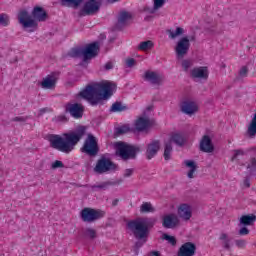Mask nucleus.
Wrapping results in <instances>:
<instances>
[{
	"label": "nucleus",
	"instance_id": "49530a36",
	"mask_svg": "<svg viewBox=\"0 0 256 256\" xmlns=\"http://www.w3.org/2000/svg\"><path fill=\"white\" fill-rule=\"evenodd\" d=\"M235 245L238 246L239 249H243L247 245V241L243 239L235 240Z\"/></svg>",
	"mask_w": 256,
	"mask_h": 256
},
{
	"label": "nucleus",
	"instance_id": "bb28decb",
	"mask_svg": "<svg viewBox=\"0 0 256 256\" xmlns=\"http://www.w3.org/2000/svg\"><path fill=\"white\" fill-rule=\"evenodd\" d=\"M255 221H256V216L254 214L243 215L240 218V225H242L243 227H247L252 223H255Z\"/></svg>",
	"mask_w": 256,
	"mask_h": 256
},
{
	"label": "nucleus",
	"instance_id": "6e6552de",
	"mask_svg": "<svg viewBox=\"0 0 256 256\" xmlns=\"http://www.w3.org/2000/svg\"><path fill=\"white\" fill-rule=\"evenodd\" d=\"M81 152L89 155V157H97L99 155V143L93 134H88L81 148Z\"/></svg>",
	"mask_w": 256,
	"mask_h": 256
},
{
	"label": "nucleus",
	"instance_id": "7c9ffc66",
	"mask_svg": "<svg viewBox=\"0 0 256 256\" xmlns=\"http://www.w3.org/2000/svg\"><path fill=\"white\" fill-rule=\"evenodd\" d=\"M220 241H223V247L226 251L231 250V238L225 233H222L219 237Z\"/></svg>",
	"mask_w": 256,
	"mask_h": 256
},
{
	"label": "nucleus",
	"instance_id": "8fccbe9b",
	"mask_svg": "<svg viewBox=\"0 0 256 256\" xmlns=\"http://www.w3.org/2000/svg\"><path fill=\"white\" fill-rule=\"evenodd\" d=\"M238 235L244 236V235H249V228L243 226L239 232Z\"/></svg>",
	"mask_w": 256,
	"mask_h": 256
},
{
	"label": "nucleus",
	"instance_id": "5fc2aeb1",
	"mask_svg": "<svg viewBox=\"0 0 256 256\" xmlns=\"http://www.w3.org/2000/svg\"><path fill=\"white\" fill-rule=\"evenodd\" d=\"M244 185L245 187H251V179L250 178H245L244 180Z\"/></svg>",
	"mask_w": 256,
	"mask_h": 256
},
{
	"label": "nucleus",
	"instance_id": "f8f14e48",
	"mask_svg": "<svg viewBox=\"0 0 256 256\" xmlns=\"http://www.w3.org/2000/svg\"><path fill=\"white\" fill-rule=\"evenodd\" d=\"M65 113H70L73 119H82L83 113H85V107L80 103H67L65 105Z\"/></svg>",
	"mask_w": 256,
	"mask_h": 256
},
{
	"label": "nucleus",
	"instance_id": "13d9d810",
	"mask_svg": "<svg viewBox=\"0 0 256 256\" xmlns=\"http://www.w3.org/2000/svg\"><path fill=\"white\" fill-rule=\"evenodd\" d=\"M188 39H189V43H191V41H195V36L194 35L190 36V37H188Z\"/></svg>",
	"mask_w": 256,
	"mask_h": 256
},
{
	"label": "nucleus",
	"instance_id": "9d476101",
	"mask_svg": "<svg viewBox=\"0 0 256 256\" xmlns=\"http://www.w3.org/2000/svg\"><path fill=\"white\" fill-rule=\"evenodd\" d=\"M118 167L119 166L111 161V159L101 156L94 167V171L99 175H103V173H107L109 171H117Z\"/></svg>",
	"mask_w": 256,
	"mask_h": 256
},
{
	"label": "nucleus",
	"instance_id": "9b49d317",
	"mask_svg": "<svg viewBox=\"0 0 256 256\" xmlns=\"http://www.w3.org/2000/svg\"><path fill=\"white\" fill-rule=\"evenodd\" d=\"M191 47V42H189V37L184 36L178 40L175 46V53L177 59H183Z\"/></svg>",
	"mask_w": 256,
	"mask_h": 256
},
{
	"label": "nucleus",
	"instance_id": "b1692460",
	"mask_svg": "<svg viewBox=\"0 0 256 256\" xmlns=\"http://www.w3.org/2000/svg\"><path fill=\"white\" fill-rule=\"evenodd\" d=\"M125 111H129V106H127L126 104H123V102L121 101L114 102L110 107L111 113H123Z\"/></svg>",
	"mask_w": 256,
	"mask_h": 256
},
{
	"label": "nucleus",
	"instance_id": "20e7f679",
	"mask_svg": "<svg viewBox=\"0 0 256 256\" xmlns=\"http://www.w3.org/2000/svg\"><path fill=\"white\" fill-rule=\"evenodd\" d=\"M155 223H157V219L144 217L136 220H130L127 223V227L132 231L135 239H147V237H149L150 230L155 227Z\"/></svg>",
	"mask_w": 256,
	"mask_h": 256
},
{
	"label": "nucleus",
	"instance_id": "ea45409f",
	"mask_svg": "<svg viewBox=\"0 0 256 256\" xmlns=\"http://www.w3.org/2000/svg\"><path fill=\"white\" fill-rule=\"evenodd\" d=\"M55 121H56V123H68L69 118L67 116H65V114H60L55 117Z\"/></svg>",
	"mask_w": 256,
	"mask_h": 256
},
{
	"label": "nucleus",
	"instance_id": "4d7b16f0",
	"mask_svg": "<svg viewBox=\"0 0 256 256\" xmlns=\"http://www.w3.org/2000/svg\"><path fill=\"white\" fill-rule=\"evenodd\" d=\"M148 256H161V254L158 251H153Z\"/></svg>",
	"mask_w": 256,
	"mask_h": 256
},
{
	"label": "nucleus",
	"instance_id": "5701e85b",
	"mask_svg": "<svg viewBox=\"0 0 256 256\" xmlns=\"http://www.w3.org/2000/svg\"><path fill=\"white\" fill-rule=\"evenodd\" d=\"M185 136H183V134L181 133H172L168 143H174L175 145H177L178 147H183V145H185Z\"/></svg>",
	"mask_w": 256,
	"mask_h": 256
},
{
	"label": "nucleus",
	"instance_id": "c85d7f7f",
	"mask_svg": "<svg viewBox=\"0 0 256 256\" xmlns=\"http://www.w3.org/2000/svg\"><path fill=\"white\" fill-rule=\"evenodd\" d=\"M166 33L170 39H177V37H181L185 33V30L182 27H176L175 31L168 29Z\"/></svg>",
	"mask_w": 256,
	"mask_h": 256
},
{
	"label": "nucleus",
	"instance_id": "0eeeda50",
	"mask_svg": "<svg viewBox=\"0 0 256 256\" xmlns=\"http://www.w3.org/2000/svg\"><path fill=\"white\" fill-rule=\"evenodd\" d=\"M103 7V0H86L78 12L79 17L97 15Z\"/></svg>",
	"mask_w": 256,
	"mask_h": 256
},
{
	"label": "nucleus",
	"instance_id": "2f4dec72",
	"mask_svg": "<svg viewBox=\"0 0 256 256\" xmlns=\"http://www.w3.org/2000/svg\"><path fill=\"white\" fill-rule=\"evenodd\" d=\"M171 153H173V145H171V142H166L164 145L165 161H169L171 159Z\"/></svg>",
	"mask_w": 256,
	"mask_h": 256
},
{
	"label": "nucleus",
	"instance_id": "c9c22d12",
	"mask_svg": "<svg viewBox=\"0 0 256 256\" xmlns=\"http://www.w3.org/2000/svg\"><path fill=\"white\" fill-rule=\"evenodd\" d=\"M162 239H163L164 241H168V243H169L170 245H172L173 247H175V245H177V238H175V236H171V235H169V234H167V233H164V234L162 235Z\"/></svg>",
	"mask_w": 256,
	"mask_h": 256
},
{
	"label": "nucleus",
	"instance_id": "f3484780",
	"mask_svg": "<svg viewBox=\"0 0 256 256\" xmlns=\"http://www.w3.org/2000/svg\"><path fill=\"white\" fill-rule=\"evenodd\" d=\"M197 251V245L193 242L184 243L178 250V256H193Z\"/></svg>",
	"mask_w": 256,
	"mask_h": 256
},
{
	"label": "nucleus",
	"instance_id": "f257e3e1",
	"mask_svg": "<svg viewBox=\"0 0 256 256\" xmlns=\"http://www.w3.org/2000/svg\"><path fill=\"white\" fill-rule=\"evenodd\" d=\"M85 133H87V126L79 125L75 130L63 133L62 136L58 134L49 135L48 141L52 149L69 154L75 149L79 141L85 137Z\"/></svg>",
	"mask_w": 256,
	"mask_h": 256
},
{
	"label": "nucleus",
	"instance_id": "aec40b11",
	"mask_svg": "<svg viewBox=\"0 0 256 256\" xmlns=\"http://www.w3.org/2000/svg\"><path fill=\"white\" fill-rule=\"evenodd\" d=\"M198 109L197 104L193 101L185 100L181 104V111L182 113H185V115H193L194 113H197Z\"/></svg>",
	"mask_w": 256,
	"mask_h": 256
},
{
	"label": "nucleus",
	"instance_id": "4468645a",
	"mask_svg": "<svg viewBox=\"0 0 256 256\" xmlns=\"http://www.w3.org/2000/svg\"><path fill=\"white\" fill-rule=\"evenodd\" d=\"M161 151V140H152L146 146V159L151 161Z\"/></svg>",
	"mask_w": 256,
	"mask_h": 256
},
{
	"label": "nucleus",
	"instance_id": "de8ad7c7",
	"mask_svg": "<svg viewBox=\"0 0 256 256\" xmlns=\"http://www.w3.org/2000/svg\"><path fill=\"white\" fill-rule=\"evenodd\" d=\"M107 187H109V182H104L99 185H94L92 186V189H106Z\"/></svg>",
	"mask_w": 256,
	"mask_h": 256
},
{
	"label": "nucleus",
	"instance_id": "a18cd8bd",
	"mask_svg": "<svg viewBox=\"0 0 256 256\" xmlns=\"http://www.w3.org/2000/svg\"><path fill=\"white\" fill-rule=\"evenodd\" d=\"M249 73V68H247V66H243L240 71H239V77H247Z\"/></svg>",
	"mask_w": 256,
	"mask_h": 256
},
{
	"label": "nucleus",
	"instance_id": "bf43d9fd",
	"mask_svg": "<svg viewBox=\"0 0 256 256\" xmlns=\"http://www.w3.org/2000/svg\"><path fill=\"white\" fill-rule=\"evenodd\" d=\"M108 1V3H117V1H119V0H107Z\"/></svg>",
	"mask_w": 256,
	"mask_h": 256
},
{
	"label": "nucleus",
	"instance_id": "4c0bfd02",
	"mask_svg": "<svg viewBox=\"0 0 256 256\" xmlns=\"http://www.w3.org/2000/svg\"><path fill=\"white\" fill-rule=\"evenodd\" d=\"M9 25V16L7 14H0V27H7Z\"/></svg>",
	"mask_w": 256,
	"mask_h": 256
},
{
	"label": "nucleus",
	"instance_id": "f03ea898",
	"mask_svg": "<svg viewBox=\"0 0 256 256\" xmlns=\"http://www.w3.org/2000/svg\"><path fill=\"white\" fill-rule=\"evenodd\" d=\"M113 87L115 85L111 83L96 82L87 85L79 95L82 99L89 101L92 107L104 105L103 101H107L113 95Z\"/></svg>",
	"mask_w": 256,
	"mask_h": 256
},
{
	"label": "nucleus",
	"instance_id": "e433bc0d",
	"mask_svg": "<svg viewBox=\"0 0 256 256\" xmlns=\"http://www.w3.org/2000/svg\"><path fill=\"white\" fill-rule=\"evenodd\" d=\"M154 1V6L153 9L150 11L151 14L155 13L157 9H161L165 5L166 0H153Z\"/></svg>",
	"mask_w": 256,
	"mask_h": 256
},
{
	"label": "nucleus",
	"instance_id": "c03bdc74",
	"mask_svg": "<svg viewBox=\"0 0 256 256\" xmlns=\"http://www.w3.org/2000/svg\"><path fill=\"white\" fill-rule=\"evenodd\" d=\"M193 65V62L191 60H183L182 61V67L184 71H189V68Z\"/></svg>",
	"mask_w": 256,
	"mask_h": 256
},
{
	"label": "nucleus",
	"instance_id": "dca6fc26",
	"mask_svg": "<svg viewBox=\"0 0 256 256\" xmlns=\"http://www.w3.org/2000/svg\"><path fill=\"white\" fill-rule=\"evenodd\" d=\"M199 150L202 151V153H213V151H215V145H213L211 136L204 135L202 137L200 140Z\"/></svg>",
	"mask_w": 256,
	"mask_h": 256
},
{
	"label": "nucleus",
	"instance_id": "39448f33",
	"mask_svg": "<svg viewBox=\"0 0 256 256\" xmlns=\"http://www.w3.org/2000/svg\"><path fill=\"white\" fill-rule=\"evenodd\" d=\"M100 46L99 42H92L85 47H74L72 48L68 55L73 59H79V57H83V61H89V59H93L99 55Z\"/></svg>",
	"mask_w": 256,
	"mask_h": 256
},
{
	"label": "nucleus",
	"instance_id": "a211bd4d",
	"mask_svg": "<svg viewBox=\"0 0 256 256\" xmlns=\"http://www.w3.org/2000/svg\"><path fill=\"white\" fill-rule=\"evenodd\" d=\"M192 79H209V69L207 66L193 68L190 73Z\"/></svg>",
	"mask_w": 256,
	"mask_h": 256
},
{
	"label": "nucleus",
	"instance_id": "412c9836",
	"mask_svg": "<svg viewBox=\"0 0 256 256\" xmlns=\"http://www.w3.org/2000/svg\"><path fill=\"white\" fill-rule=\"evenodd\" d=\"M178 215H180L184 221H189V219L193 217L191 206L189 204H181L178 208Z\"/></svg>",
	"mask_w": 256,
	"mask_h": 256
},
{
	"label": "nucleus",
	"instance_id": "393cba45",
	"mask_svg": "<svg viewBox=\"0 0 256 256\" xmlns=\"http://www.w3.org/2000/svg\"><path fill=\"white\" fill-rule=\"evenodd\" d=\"M84 0H60L61 7H72V9H79Z\"/></svg>",
	"mask_w": 256,
	"mask_h": 256
},
{
	"label": "nucleus",
	"instance_id": "6ab92c4d",
	"mask_svg": "<svg viewBox=\"0 0 256 256\" xmlns=\"http://www.w3.org/2000/svg\"><path fill=\"white\" fill-rule=\"evenodd\" d=\"M144 81H148L151 85H161L163 78L153 71H146L143 76Z\"/></svg>",
	"mask_w": 256,
	"mask_h": 256
},
{
	"label": "nucleus",
	"instance_id": "864d4df0",
	"mask_svg": "<svg viewBox=\"0 0 256 256\" xmlns=\"http://www.w3.org/2000/svg\"><path fill=\"white\" fill-rule=\"evenodd\" d=\"M239 155H245L243 150H234V155L232 157V161L235 160L236 157H239Z\"/></svg>",
	"mask_w": 256,
	"mask_h": 256
},
{
	"label": "nucleus",
	"instance_id": "3c124183",
	"mask_svg": "<svg viewBox=\"0 0 256 256\" xmlns=\"http://www.w3.org/2000/svg\"><path fill=\"white\" fill-rule=\"evenodd\" d=\"M136 61H135V58H130V59H127L126 60V65L127 67H133L135 65Z\"/></svg>",
	"mask_w": 256,
	"mask_h": 256
},
{
	"label": "nucleus",
	"instance_id": "423d86ee",
	"mask_svg": "<svg viewBox=\"0 0 256 256\" xmlns=\"http://www.w3.org/2000/svg\"><path fill=\"white\" fill-rule=\"evenodd\" d=\"M114 149L116 157H121L123 161L135 159L137 157V153H141L140 146L128 145L123 141L115 142Z\"/></svg>",
	"mask_w": 256,
	"mask_h": 256
},
{
	"label": "nucleus",
	"instance_id": "a19ab883",
	"mask_svg": "<svg viewBox=\"0 0 256 256\" xmlns=\"http://www.w3.org/2000/svg\"><path fill=\"white\" fill-rule=\"evenodd\" d=\"M30 118H31L30 116H16L12 118V121L14 123H25V121H27Z\"/></svg>",
	"mask_w": 256,
	"mask_h": 256
},
{
	"label": "nucleus",
	"instance_id": "f704fd0d",
	"mask_svg": "<svg viewBox=\"0 0 256 256\" xmlns=\"http://www.w3.org/2000/svg\"><path fill=\"white\" fill-rule=\"evenodd\" d=\"M84 237H87L88 239H97V231L93 228H86Z\"/></svg>",
	"mask_w": 256,
	"mask_h": 256
},
{
	"label": "nucleus",
	"instance_id": "7ed1b4c3",
	"mask_svg": "<svg viewBox=\"0 0 256 256\" xmlns=\"http://www.w3.org/2000/svg\"><path fill=\"white\" fill-rule=\"evenodd\" d=\"M49 15L47 14V11L41 6H35L32 10V16L29 15V11L23 9L20 10L18 13V21L20 25L24 29H29L28 33H33L37 31L39 24L37 21L44 22L47 21V18Z\"/></svg>",
	"mask_w": 256,
	"mask_h": 256
},
{
	"label": "nucleus",
	"instance_id": "58836bf2",
	"mask_svg": "<svg viewBox=\"0 0 256 256\" xmlns=\"http://www.w3.org/2000/svg\"><path fill=\"white\" fill-rule=\"evenodd\" d=\"M137 240L138 241H136L135 246H134V249H135L136 253H138L139 249L141 247H143V245H145V243H147V238H145V239H137Z\"/></svg>",
	"mask_w": 256,
	"mask_h": 256
},
{
	"label": "nucleus",
	"instance_id": "37998d69",
	"mask_svg": "<svg viewBox=\"0 0 256 256\" xmlns=\"http://www.w3.org/2000/svg\"><path fill=\"white\" fill-rule=\"evenodd\" d=\"M63 167L65 164L61 160H55L51 165V169H63Z\"/></svg>",
	"mask_w": 256,
	"mask_h": 256
},
{
	"label": "nucleus",
	"instance_id": "603ef678",
	"mask_svg": "<svg viewBox=\"0 0 256 256\" xmlns=\"http://www.w3.org/2000/svg\"><path fill=\"white\" fill-rule=\"evenodd\" d=\"M113 69V62L109 61L104 65V71H111Z\"/></svg>",
	"mask_w": 256,
	"mask_h": 256
},
{
	"label": "nucleus",
	"instance_id": "1a4fd4ad",
	"mask_svg": "<svg viewBox=\"0 0 256 256\" xmlns=\"http://www.w3.org/2000/svg\"><path fill=\"white\" fill-rule=\"evenodd\" d=\"M80 217L84 223H93V221L103 219L105 217V211L86 207L81 210Z\"/></svg>",
	"mask_w": 256,
	"mask_h": 256
},
{
	"label": "nucleus",
	"instance_id": "ddd939ff",
	"mask_svg": "<svg viewBox=\"0 0 256 256\" xmlns=\"http://www.w3.org/2000/svg\"><path fill=\"white\" fill-rule=\"evenodd\" d=\"M131 19H133L131 13L127 11H121L118 15V20L113 27V31H122L125 29V27H127V23H129Z\"/></svg>",
	"mask_w": 256,
	"mask_h": 256
},
{
	"label": "nucleus",
	"instance_id": "680f3d73",
	"mask_svg": "<svg viewBox=\"0 0 256 256\" xmlns=\"http://www.w3.org/2000/svg\"><path fill=\"white\" fill-rule=\"evenodd\" d=\"M151 109H152V107H151V106H149V107H148V111H151Z\"/></svg>",
	"mask_w": 256,
	"mask_h": 256
},
{
	"label": "nucleus",
	"instance_id": "09e8293b",
	"mask_svg": "<svg viewBox=\"0 0 256 256\" xmlns=\"http://www.w3.org/2000/svg\"><path fill=\"white\" fill-rule=\"evenodd\" d=\"M134 171L135 170L133 168L126 169L124 171L123 177L124 178L131 177V175H133Z\"/></svg>",
	"mask_w": 256,
	"mask_h": 256
},
{
	"label": "nucleus",
	"instance_id": "a878e982",
	"mask_svg": "<svg viewBox=\"0 0 256 256\" xmlns=\"http://www.w3.org/2000/svg\"><path fill=\"white\" fill-rule=\"evenodd\" d=\"M149 125H150L149 119L140 117L135 122V129H136V131H145V129H147V127H149Z\"/></svg>",
	"mask_w": 256,
	"mask_h": 256
},
{
	"label": "nucleus",
	"instance_id": "2eb2a0df",
	"mask_svg": "<svg viewBox=\"0 0 256 256\" xmlns=\"http://www.w3.org/2000/svg\"><path fill=\"white\" fill-rule=\"evenodd\" d=\"M181 220H179V216L177 214H167L162 218V226L164 229H175L179 227Z\"/></svg>",
	"mask_w": 256,
	"mask_h": 256
},
{
	"label": "nucleus",
	"instance_id": "c756f323",
	"mask_svg": "<svg viewBox=\"0 0 256 256\" xmlns=\"http://www.w3.org/2000/svg\"><path fill=\"white\" fill-rule=\"evenodd\" d=\"M133 131L129 125H122L120 127L115 128L114 130V137H119L120 135H125V133H130Z\"/></svg>",
	"mask_w": 256,
	"mask_h": 256
},
{
	"label": "nucleus",
	"instance_id": "cd10ccee",
	"mask_svg": "<svg viewBox=\"0 0 256 256\" xmlns=\"http://www.w3.org/2000/svg\"><path fill=\"white\" fill-rule=\"evenodd\" d=\"M184 164L190 169L187 174L188 179H193V173L197 171V163L193 160H185Z\"/></svg>",
	"mask_w": 256,
	"mask_h": 256
},
{
	"label": "nucleus",
	"instance_id": "473e14b6",
	"mask_svg": "<svg viewBox=\"0 0 256 256\" xmlns=\"http://www.w3.org/2000/svg\"><path fill=\"white\" fill-rule=\"evenodd\" d=\"M154 43L153 41L151 40H148V41H143L141 42L139 45H138V50L139 51H147L149 49H153L154 47Z\"/></svg>",
	"mask_w": 256,
	"mask_h": 256
},
{
	"label": "nucleus",
	"instance_id": "e2e57ef3",
	"mask_svg": "<svg viewBox=\"0 0 256 256\" xmlns=\"http://www.w3.org/2000/svg\"><path fill=\"white\" fill-rule=\"evenodd\" d=\"M222 67H224V68H225V65H223Z\"/></svg>",
	"mask_w": 256,
	"mask_h": 256
},
{
	"label": "nucleus",
	"instance_id": "4be33fe9",
	"mask_svg": "<svg viewBox=\"0 0 256 256\" xmlns=\"http://www.w3.org/2000/svg\"><path fill=\"white\" fill-rule=\"evenodd\" d=\"M55 85H57V78L53 74L47 75L41 82L42 89H55Z\"/></svg>",
	"mask_w": 256,
	"mask_h": 256
},
{
	"label": "nucleus",
	"instance_id": "79ce46f5",
	"mask_svg": "<svg viewBox=\"0 0 256 256\" xmlns=\"http://www.w3.org/2000/svg\"><path fill=\"white\" fill-rule=\"evenodd\" d=\"M247 169H249L250 173H255L256 171V159L251 158L250 163L247 165Z\"/></svg>",
	"mask_w": 256,
	"mask_h": 256
},
{
	"label": "nucleus",
	"instance_id": "72a5a7b5",
	"mask_svg": "<svg viewBox=\"0 0 256 256\" xmlns=\"http://www.w3.org/2000/svg\"><path fill=\"white\" fill-rule=\"evenodd\" d=\"M153 211H155V208H153L150 202H144L140 206V213H153Z\"/></svg>",
	"mask_w": 256,
	"mask_h": 256
},
{
	"label": "nucleus",
	"instance_id": "052dcab7",
	"mask_svg": "<svg viewBox=\"0 0 256 256\" xmlns=\"http://www.w3.org/2000/svg\"><path fill=\"white\" fill-rule=\"evenodd\" d=\"M43 113H45V109L40 110V114L43 115Z\"/></svg>",
	"mask_w": 256,
	"mask_h": 256
},
{
	"label": "nucleus",
	"instance_id": "6e6d98bb",
	"mask_svg": "<svg viewBox=\"0 0 256 256\" xmlns=\"http://www.w3.org/2000/svg\"><path fill=\"white\" fill-rule=\"evenodd\" d=\"M117 205H119V199L116 198L112 201V207H117Z\"/></svg>",
	"mask_w": 256,
	"mask_h": 256
}]
</instances>
